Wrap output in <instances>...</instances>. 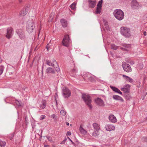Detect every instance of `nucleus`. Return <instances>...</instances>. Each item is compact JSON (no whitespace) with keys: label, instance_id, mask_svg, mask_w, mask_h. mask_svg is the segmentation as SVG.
Listing matches in <instances>:
<instances>
[{"label":"nucleus","instance_id":"nucleus-26","mask_svg":"<svg viewBox=\"0 0 147 147\" xmlns=\"http://www.w3.org/2000/svg\"><path fill=\"white\" fill-rule=\"evenodd\" d=\"M79 130L81 133L84 135H85L87 133L86 130H85L80 125L79 127Z\"/></svg>","mask_w":147,"mask_h":147},{"label":"nucleus","instance_id":"nucleus-6","mask_svg":"<svg viewBox=\"0 0 147 147\" xmlns=\"http://www.w3.org/2000/svg\"><path fill=\"white\" fill-rule=\"evenodd\" d=\"M71 42L69 35H66L64 36L62 41V44L66 47H68Z\"/></svg>","mask_w":147,"mask_h":147},{"label":"nucleus","instance_id":"nucleus-44","mask_svg":"<svg viewBox=\"0 0 147 147\" xmlns=\"http://www.w3.org/2000/svg\"><path fill=\"white\" fill-rule=\"evenodd\" d=\"M125 98L127 100H129L130 98H131V97L130 96H129V95H126L125 96Z\"/></svg>","mask_w":147,"mask_h":147},{"label":"nucleus","instance_id":"nucleus-43","mask_svg":"<svg viewBox=\"0 0 147 147\" xmlns=\"http://www.w3.org/2000/svg\"><path fill=\"white\" fill-rule=\"evenodd\" d=\"M127 81H128L131 83H132L133 82V80L131 78L129 77V78L128 79Z\"/></svg>","mask_w":147,"mask_h":147},{"label":"nucleus","instance_id":"nucleus-2","mask_svg":"<svg viewBox=\"0 0 147 147\" xmlns=\"http://www.w3.org/2000/svg\"><path fill=\"white\" fill-rule=\"evenodd\" d=\"M113 13L115 17L119 20H121L124 18L123 12L120 9H115Z\"/></svg>","mask_w":147,"mask_h":147},{"label":"nucleus","instance_id":"nucleus-10","mask_svg":"<svg viewBox=\"0 0 147 147\" xmlns=\"http://www.w3.org/2000/svg\"><path fill=\"white\" fill-rule=\"evenodd\" d=\"M9 100L10 101L11 104H13L14 105H16L17 107H19L20 106V102L14 98H11Z\"/></svg>","mask_w":147,"mask_h":147},{"label":"nucleus","instance_id":"nucleus-37","mask_svg":"<svg viewBox=\"0 0 147 147\" xmlns=\"http://www.w3.org/2000/svg\"><path fill=\"white\" fill-rule=\"evenodd\" d=\"M14 135V133H12L9 134L8 136V138L10 140H11L13 137Z\"/></svg>","mask_w":147,"mask_h":147},{"label":"nucleus","instance_id":"nucleus-39","mask_svg":"<svg viewBox=\"0 0 147 147\" xmlns=\"http://www.w3.org/2000/svg\"><path fill=\"white\" fill-rule=\"evenodd\" d=\"M60 113L63 116H65L66 115V111L63 110H62L60 111Z\"/></svg>","mask_w":147,"mask_h":147},{"label":"nucleus","instance_id":"nucleus-9","mask_svg":"<svg viewBox=\"0 0 147 147\" xmlns=\"http://www.w3.org/2000/svg\"><path fill=\"white\" fill-rule=\"evenodd\" d=\"M122 67L124 70L127 72H131L132 71L130 66L125 62L123 63Z\"/></svg>","mask_w":147,"mask_h":147},{"label":"nucleus","instance_id":"nucleus-59","mask_svg":"<svg viewBox=\"0 0 147 147\" xmlns=\"http://www.w3.org/2000/svg\"><path fill=\"white\" fill-rule=\"evenodd\" d=\"M57 96V94H56L55 95V97H56V96Z\"/></svg>","mask_w":147,"mask_h":147},{"label":"nucleus","instance_id":"nucleus-61","mask_svg":"<svg viewBox=\"0 0 147 147\" xmlns=\"http://www.w3.org/2000/svg\"><path fill=\"white\" fill-rule=\"evenodd\" d=\"M59 0H55L56 2L58 1Z\"/></svg>","mask_w":147,"mask_h":147},{"label":"nucleus","instance_id":"nucleus-54","mask_svg":"<svg viewBox=\"0 0 147 147\" xmlns=\"http://www.w3.org/2000/svg\"><path fill=\"white\" fill-rule=\"evenodd\" d=\"M146 31H144L143 32V34L144 36H146Z\"/></svg>","mask_w":147,"mask_h":147},{"label":"nucleus","instance_id":"nucleus-18","mask_svg":"<svg viewBox=\"0 0 147 147\" xmlns=\"http://www.w3.org/2000/svg\"><path fill=\"white\" fill-rule=\"evenodd\" d=\"M28 11V8H24L21 10L20 12V15L21 16H23L26 15Z\"/></svg>","mask_w":147,"mask_h":147},{"label":"nucleus","instance_id":"nucleus-27","mask_svg":"<svg viewBox=\"0 0 147 147\" xmlns=\"http://www.w3.org/2000/svg\"><path fill=\"white\" fill-rule=\"evenodd\" d=\"M103 23L104 25V26L105 27L106 29L107 30H109V27L108 25L107 22L105 20H103Z\"/></svg>","mask_w":147,"mask_h":147},{"label":"nucleus","instance_id":"nucleus-28","mask_svg":"<svg viewBox=\"0 0 147 147\" xmlns=\"http://www.w3.org/2000/svg\"><path fill=\"white\" fill-rule=\"evenodd\" d=\"M15 71L14 68L12 67L10 69H9L7 70V71L9 73V75H13L14 74V72Z\"/></svg>","mask_w":147,"mask_h":147},{"label":"nucleus","instance_id":"nucleus-30","mask_svg":"<svg viewBox=\"0 0 147 147\" xmlns=\"http://www.w3.org/2000/svg\"><path fill=\"white\" fill-rule=\"evenodd\" d=\"M88 80L91 82H93L94 80V76L91 74V76L88 78Z\"/></svg>","mask_w":147,"mask_h":147},{"label":"nucleus","instance_id":"nucleus-17","mask_svg":"<svg viewBox=\"0 0 147 147\" xmlns=\"http://www.w3.org/2000/svg\"><path fill=\"white\" fill-rule=\"evenodd\" d=\"M105 128L107 131H109L114 130L115 129V127L113 125H107Z\"/></svg>","mask_w":147,"mask_h":147},{"label":"nucleus","instance_id":"nucleus-1","mask_svg":"<svg viewBox=\"0 0 147 147\" xmlns=\"http://www.w3.org/2000/svg\"><path fill=\"white\" fill-rule=\"evenodd\" d=\"M82 98L86 104L89 107V109H92V106L91 103L92 101L91 97L88 94H82Z\"/></svg>","mask_w":147,"mask_h":147},{"label":"nucleus","instance_id":"nucleus-14","mask_svg":"<svg viewBox=\"0 0 147 147\" xmlns=\"http://www.w3.org/2000/svg\"><path fill=\"white\" fill-rule=\"evenodd\" d=\"M130 86L129 84H126L124 86L123 88H122L121 90L125 93H127L129 92Z\"/></svg>","mask_w":147,"mask_h":147},{"label":"nucleus","instance_id":"nucleus-41","mask_svg":"<svg viewBox=\"0 0 147 147\" xmlns=\"http://www.w3.org/2000/svg\"><path fill=\"white\" fill-rule=\"evenodd\" d=\"M122 76L123 78L126 81H127L128 80V79L129 78V77L127 76H126L125 75H122Z\"/></svg>","mask_w":147,"mask_h":147},{"label":"nucleus","instance_id":"nucleus-49","mask_svg":"<svg viewBox=\"0 0 147 147\" xmlns=\"http://www.w3.org/2000/svg\"><path fill=\"white\" fill-rule=\"evenodd\" d=\"M46 48L47 49V51H48L49 49L50 48V46H49V44H48L47 45V46H46Z\"/></svg>","mask_w":147,"mask_h":147},{"label":"nucleus","instance_id":"nucleus-23","mask_svg":"<svg viewBox=\"0 0 147 147\" xmlns=\"http://www.w3.org/2000/svg\"><path fill=\"white\" fill-rule=\"evenodd\" d=\"M46 71L48 73L54 74L55 73V70L51 67L47 68L46 70Z\"/></svg>","mask_w":147,"mask_h":147},{"label":"nucleus","instance_id":"nucleus-19","mask_svg":"<svg viewBox=\"0 0 147 147\" xmlns=\"http://www.w3.org/2000/svg\"><path fill=\"white\" fill-rule=\"evenodd\" d=\"M110 87L111 88V89L113 90V91L115 92L118 93L121 95L122 94V93L117 88L113 86H110Z\"/></svg>","mask_w":147,"mask_h":147},{"label":"nucleus","instance_id":"nucleus-42","mask_svg":"<svg viewBox=\"0 0 147 147\" xmlns=\"http://www.w3.org/2000/svg\"><path fill=\"white\" fill-rule=\"evenodd\" d=\"M46 117L45 115H42L40 117V120H42L44 119Z\"/></svg>","mask_w":147,"mask_h":147},{"label":"nucleus","instance_id":"nucleus-12","mask_svg":"<svg viewBox=\"0 0 147 147\" xmlns=\"http://www.w3.org/2000/svg\"><path fill=\"white\" fill-rule=\"evenodd\" d=\"M13 34V29L11 27L8 28L7 30V34L6 35L7 38L8 39L10 38Z\"/></svg>","mask_w":147,"mask_h":147},{"label":"nucleus","instance_id":"nucleus-38","mask_svg":"<svg viewBox=\"0 0 147 147\" xmlns=\"http://www.w3.org/2000/svg\"><path fill=\"white\" fill-rule=\"evenodd\" d=\"M4 68V67L3 66H0V75L2 74Z\"/></svg>","mask_w":147,"mask_h":147},{"label":"nucleus","instance_id":"nucleus-35","mask_svg":"<svg viewBox=\"0 0 147 147\" xmlns=\"http://www.w3.org/2000/svg\"><path fill=\"white\" fill-rule=\"evenodd\" d=\"M123 46L125 48H129L131 47V45L130 44H123Z\"/></svg>","mask_w":147,"mask_h":147},{"label":"nucleus","instance_id":"nucleus-51","mask_svg":"<svg viewBox=\"0 0 147 147\" xmlns=\"http://www.w3.org/2000/svg\"><path fill=\"white\" fill-rule=\"evenodd\" d=\"M67 135L69 136H70L71 135V133L70 131H68L67 132Z\"/></svg>","mask_w":147,"mask_h":147},{"label":"nucleus","instance_id":"nucleus-20","mask_svg":"<svg viewBox=\"0 0 147 147\" xmlns=\"http://www.w3.org/2000/svg\"><path fill=\"white\" fill-rule=\"evenodd\" d=\"M113 99L115 100H120L122 102H124V100L123 98L121 96H119L114 95L113 96Z\"/></svg>","mask_w":147,"mask_h":147},{"label":"nucleus","instance_id":"nucleus-31","mask_svg":"<svg viewBox=\"0 0 147 147\" xmlns=\"http://www.w3.org/2000/svg\"><path fill=\"white\" fill-rule=\"evenodd\" d=\"M103 2L102 0H101L100 1H99L97 5V7H102V4Z\"/></svg>","mask_w":147,"mask_h":147},{"label":"nucleus","instance_id":"nucleus-34","mask_svg":"<svg viewBox=\"0 0 147 147\" xmlns=\"http://www.w3.org/2000/svg\"><path fill=\"white\" fill-rule=\"evenodd\" d=\"M98 131H94L92 134V136L96 137L98 135Z\"/></svg>","mask_w":147,"mask_h":147},{"label":"nucleus","instance_id":"nucleus-22","mask_svg":"<svg viewBox=\"0 0 147 147\" xmlns=\"http://www.w3.org/2000/svg\"><path fill=\"white\" fill-rule=\"evenodd\" d=\"M91 76V74L89 73H86L83 75V77L85 81L88 80V78Z\"/></svg>","mask_w":147,"mask_h":147},{"label":"nucleus","instance_id":"nucleus-4","mask_svg":"<svg viewBox=\"0 0 147 147\" xmlns=\"http://www.w3.org/2000/svg\"><path fill=\"white\" fill-rule=\"evenodd\" d=\"M35 28L34 23L33 22H28L26 28L27 31L29 33H32Z\"/></svg>","mask_w":147,"mask_h":147},{"label":"nucleus","instance_id":"nucleus-52","mask_svg":"<svg viewBox=\"0 0 147 147\" xmlns=\"http://www.w3.org/2000/svg\"><path fill=\"white\" fill-rule=\"evenodd\" d=\"M66 140V139L65 140H63L61 142V144H64L65 142V141Z\"/></svg>","mask_w":147,"mask_h":147},{"label":"nucleus","instance_id":"nucleus-55","mask_svg":"<svg viewBox=\"0 0 147 147\" xmlns=\"http://www.w3.org/2000/svg\"><path fill=\"white\" fill-rule=\"evenodd\" d=\"M68 138L69 139V140H70V141L71 142V143L73 144H74V143L72 142V141L68 137Z\"/></svg>","mask_w":147,"mask_h":147},{"label":"nucleus","instance_id":"nucleus-25","mask_svg":"<svg viewBox=\"0 0 147 147\" xmlns=\"http://www.w3.org/2000/svg\"><path fill=\"white\" fill-rule=\"evenodd\" d=\"M94 129L96 131H98L100 129V125L96 123H94L92 125Z\"/></svg>","mask_w":147,"mask_h":147},{"label":"nucleus","instance_id":"nucleus-46","mask_svg":"<svg viewBox=\"0 0 147 147\" xmlns=\"http://www.w3.org/2000/svg\"><path fill=\"white\" fill-rule=\"evenodd\" d=\"M121 49L125 51H128V50L127 49L125 48L124 47H121Z\"/></svg>","mask_w":147,"mask_h":147},{"label":"nucleus","instance_id":"nucleus-7","mask_svg":"<svg viewBox=\"0 0 147 147\" xmlns=\"http://www.w3.org/2000/svg\"><path fill=\"white\" fill-rule=\"evenodd\" d=\"M62 94L64 97L65 98H68L71 95V92L70 90L67 88H65L62 90Z\"/></svg>","mask_w":147,"mask_h":147},{"label":"nucleus","instance_id":"nucleus-16","mask_svg":"<svg viewBox=\"0 0 147 147\" xmlns=\"http://www.w3.org/2000/svg\"><path fill=\"white\" fill-rule=\"evenodd\" d=\"M109 119L111 122L115 123L117 121L116 117L113 115H110L109 117Z\"/></svg>","mask_w":147,"mask_h":147},{"label":"nucleus","instance_id":"nucleus-5","mask_svg":"<svg viewBox=\"0 0 147 147\" xmlns=\"http://www.w3.org/2000/svg\"><path fill=\"white\" fill-rule=\"evenodd\" d=\"M46 62L47 65L49 66H53L57 72L59 71L60 69L57 62L55 60H53L52 62L49 60H46Z\"/></svg>","mask_w":147,"mask_h":147},{"label":"nucleus","instance_id":"nucleus-33","mask_svg":"<svg viewBox=\"0 0 147 147\" xmlns=\"http://www.w3.org/2000/svg\"><path fill=\"white\" fill-rule=\"evenodd\" d=\"M6 144V142H3L0 140V146L2 147H4Z\"/></svg>","mask_w":147,"mask_h":147},{"label":"nucleus","instance_id":"nucleus-50","mask_svg":"<svg viewBox=\"0 0 147 147\" xmlns=\"http://www.w3.org/2000/svg\"><path fill=\"white\" fill-rule=\"evenodd\" d=\"M42 131H41V132L40 136V139H39V140L40 141H41V138H42Z\"/></svg>","mask_w":147,"mask_h":147},{"label":"nucleus","instance_id":"nucleus-8","mask_svg":"<svg viewBox=\"0 0 147 147\" xmlns=\"http://www.w3.org/2000/svg\"><path fill=\"white\" fill-rule=\"evenodd\" d=\"M94 102L98 106L100 107H104L105 105L104 101L100 98H97L95 99Z\"/></svg>","mask_w":147,"mask_h":147},{"label":"nucleus","instance_id":"nucleus-36","mask_svg":"<svg viewBox=\"0 0 147 147\" xmlns=\"http://www.w3.org/2000/svg\"><path fill=\"white\" fill-rule=\"evenodd\" d=\"M101 7H97V8L96 9V14H99L100 12H101Z\"/></svg>","mask_w":147,"mask_h":147},{"label":"nucleus","instance_id":"nucleus-32","mask_svg":"<svg viewBox=\"0 0 147 147\" xmlns=\"http://www.w3.org/2000/svg\"><path fill=\"white\" fill-rule=\"evenodd\" d=\"M111 48L113 49L117 50L118 48V47L114 44H113L111 45Z\"/></svg>","mask_w":147,"mask_h":147},{"label":"nucleus","instance_id":"nucleus-11","mask_svg":"<svg viewBox=\"0 0 147 147\" xmlns=\"http://www.w3.org/2000/svg\"><path fill=\"white\" fill-rule=\"evenodd\" d=\"M131 6L133 9H138L140 7V5L136 0H133L131 2Z\"/></svg>","mask_w":147,"mask_h":147},{"label":"nucleus","instance_id":"nucleus-60","mask_svg":"<svg viewBox=\"0 0 147 147\" xmlns=\"http://www.w3.org/2000/svg\"><path fill=\"white\" fill-rule=\"evenodd\" d=\"M19 0V1L20 3L21 2V0Z\"/></svg>","mask_w":147,"mask_h":147},{"label":"nucleus","instance_id":"nucleus-58","mask_svg":"<svg viewBox=\"0 0 147 147\" xmlns=\"http://www.w3.org/2000/svg\"><path fill=\"white\" fill-rule=\"evenodd\" d=\"M42 75H43V71H42Z\"/></svg>","mask_w":147,"mask_h":147},{"label":"nucleus","instance_id":"nucleus-62","mask_svg":"<svg viewBox=\"0 0 147 147\" xmlns=\"http://www.w3.org/2000/svg\"><path fill=\"white\" fill-rule=\"evenodd\" d=\"M132 64H134V63L133 62V63H132Z\"/></svg>","mask_w":147,"mask_h":147},{"label":"nucleus","instance_id":"nucleus-3","mask_svg":"<svg viewBox=\"0 0 147 147\" xmlns=\"http://www.w3.org/2000/svg\"><path fill=\"white\" fill-rule=\"evenodd\" d=\"M120 32L122 35L127 38L129 37L131 35L130 29L126 27H121L120 28Z\"/></svg>","mask_w":147,"mask_h":147},{"label":"nucleus","instance_id":"nucleus-40","mask_svg":"<svg viewBox=\"0 0 147 147\" xmlns=\"http://www.w3.org/2000/svg\"><path fill=\"white\" fill-rule=\"evenodd\" d=\"M71 71L74 74H76L77 72V70L75 66L74 67V69L72 70Z\"/></svg>","mask_w":147,"mask_h":147},{"label":"nucleus","instance_id":"nucleus-63","mask_svg":"<svg viewBox=\"0 0 147 147\" xmlns=\"http://www.w3.org/2000/svg\"><path fill=\"white\" fill-rule=\"evenodd\" d=\"M132 64H134V63L133 62V63H132Z\"/></svg>","mask_w":147,"mask_h":147},{"label":"nucleus","instance_id":"nucleus-15","mask_svg":"<svg viewBox=\"0 0 147 147\" xmlns=\"http://www.w3.org/2000/svg\"><path fill=\"white\" fill-rule=\"evenodd\" d=\"M88 6L89 7L91 8H93L94 7L96 3L95 0H89L88 1Z\"/></svg>","mask_w":147,"mask_h":147},{"label":"nucleus","instance_id":"nucleus-48","mask_svg":"<svg viewBox=\"0 0 147 147\" xmlns=\"http://www.w3.org/2000/svg\"><path fill=\"white\" fill-rule=\"evenodd\" d=\"M51 116L55 120L56 119V115L54 114H53V115H51Z\"/></svg>","mask_w":147,"mask_h":147},{"label":"nucleus","instance_id":"nucleus-13","mask_svg":"<svg viewBox=\"0 0 147 147\" xmlns=\"http://www.w3.org/2000/svg\"><path fill=\"white\" fill-rule=\"evenodd\" d=\"M16 32L20 39H23L24 38L25 35L24 32L21 29L17 30Z\"/></svg>","mask_w":147,"mask_h":147},{"label":"nucleus","instance_id":"nucleus-56","mask_svg":"<svg viewBox=\"0 0 147 147\" xmlns=\"http://www.w3.org/2000/svg\"><path fill=\"white\" fill-rule=\"evenodd\" d=\"M44 147H49V146L48 145H44Z\"/></svg>","mask_w":147,"mask_h":147},{"label":"nucleus","instance_id":"nucleus-29","mask_svg":"<svg viewBox=\"0 0 147 147\" xmlns=\"http://www.w3.org/2000/svg\"><path fill=\"white\" fill-rule=\"evenodd\" d=\"M76 3L75 2H74L70 5V7L72 9L75 10L76 9Z\"/></svg>","mask_w":147,"mask_h":147},{"label":"nucleus","instance_id":"nucleus-47","mask_svg":"<svg viewBox=\"0 0 147 147\" xmlns=\"http://www.w3.org/2000/svg\"><path fill=\"white\" fill-rule=\"evenodd\" d=\"M47 138L48 140L50 142H51L52 141V139L51 138V137L48 136V137H47Z\"/></svg>","mask_w":147,"mask_h":147},{"label":"nucleus","instance_id":"nucleus-45","mask_svg":"<svg viewBox=\"0 0 147 147\" xmlns=\"http://www.w3.org/2000/svg\"><path fill=\"white\" fill-rule=\"evenodd\" d=\"M142 139L144 141L147 142V137H143Z\"/></svg>","mask_w":147,"mask_h":147},{"label":"nucleus","instance_id":"nucleus-53","mask_svg":"<svg viewBox=\"0 0 147 147\" xmlns=\"http://www.w3.org/2000/svg\"><path fill=\"white\" fill-rule=\"evenodd\" d=\"M143 67V65H141L140 66V69H142Z\"/></svg>","mask_w":147,"mask_h":147},{"label":"nucleus","instance_id":"nucleus-21","mask_svg":"<svg viewBox=\"0 0 147 147\" xmlns=\"http://www.w3.org/2000/svg\"><path fill=\"white\" fill-rule=\"evenodd\" d=\"M46 101L45 100H42L40 104V107L42 109H44L46 107Z\"/></svg>","mask_w":147,"mask_h":147},{"label":"nucleus","instance_id":"nucleus-24","mask_svg":"<svg viewBox=\"0 0 147 147\" xmlns=\"http://www.w3.org/2000/svg\"><path fill=\"white\" fill-rule=\"evenodd\" d=\"M61 23L63 27H66L67 26V22L66 20L63 19H62L60 20Z\"/></svg>","mask_w":147,"mask_h":147},{"label":"nucleus","instance_id":"nucleus-57","mask_svg":"<svg viewBox=\"0 0 147 147\" xmlns=\"http://www.w3.org/2000/svg\"><path fill=\"white\" fill-rule=\"evenodd\" d=\"M66 124L67 125H69V123H68V122H66Z\"/></svg>","mask_w":147,"mask_h":147}]
</instances>
